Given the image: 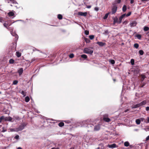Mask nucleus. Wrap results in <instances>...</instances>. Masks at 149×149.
Wrapping results in <instances>:
<instances>
[{
    "mask_svg": "<svg viewBox=\"0 0 149 149\" xmlns=\"http://www.w3.org/2000/svg\"><path fill=\"white\" fill-rule=\"evenodd\" d=\"M126 16V14H123L122 15H121L120 16H121V17L124 18V17H125Z\"/></svg>",
    "mask_w": 149,
    "mask_h": 149,
    "instance_id": "46",
    "label": "nucleus"
},
{
    "mask_svg": "<svg viewBox=\"0 0 149 149\" xmlns=\"http://www.w3.org/2000/svg\"><path fill=\"white\" fill-rule=\"evenodd\" d=\"M91 6H87V8H91Z\"/></svg>",
    "mask_w": 149,
    "mask_h": 149,
    "instance_id": "56",
    "label": "nucleus"
},
{
    "mask_svg": "<svg viewBox=\"0 0 149 149\" xmlns=\"http://www.w3.org/2000/svg\"><path fill=\"white\" fill-rule=\"evenodd\" d=\"M146 100H144L139 104L140 106L144 105L146 104Z\"/></svg>",
    "mask_w": 149,
    "mask_h": 149,
    "instance_id": "13",
    "label": "nucleus"
},
{
    "mask_svg": "<svg viewBox=\"0 0 149 149\" xmlns=\"http://www.w3.org/2000/svg\"><path fill=\"white\" fill-rule=\"evenodd\" d=\"M2 132H5L6 131H7L6 130V129H5L4 127H2Z\"/></svg>",
    "mask_w": 149,
    "mask_h": 149,
    "instance_id": "41",
    "label": "nucleus"
},
{
    "mask_svg": "<svg viewBox=\"0 0 149 149\" xmlns=\"http://www.w3.org/2000/svg\"><path fill=\"white\" fill-rule=\"evenodd\" d=\"M145 76H143L142 77V78L143 79H143H144L145 78Z\"/></svg>",
    "mask_w": 149,
    "mask_h": 149,
    "instance_id": "57",
    "label": "nucleus"
},
{
    "mask_svg": "<svg viewBox=\"0 0 149 149\" xmlns=\"http://www.w3.org/2000/svg\"><path fill=\"white\" fill-rule=\"evenodd\" d=\"M84 53L91 55L93 53V51L88 48H86L84 49Z\"/></svg>",
    "mask_w": 149,
    "mask_h": 149,
    "instance_id": "3",
    "label": "nucleus"
},
{
    "mask_svg": "<svg viewBox=\"0 0 149 149\" xmlns=\"http://www.w3.org/2000/svg\"><path fill=\"white\" fill-rule=\"evenodd\" d=\"M95 149H100V148L99 147H98L97 148Z\"/></svg>",
    "mask_w": 149,
    "mask_h": 149,
    "instance_id": "63",
    "label": "nucleus"
},
{
    "mask_svg": "<svg viewBox=\"0 0 149 149\" xmlns=\"http://www.w3.org/2000/svg\"><path fill=\"white\" fill-rule=\"evenodd\" d=\"M0 22H2V19H1L0 20Z\"/></svg>",
    "mask_w": 149,
    "mask_h": 149,
    "instance_id": "62",
    "label": "nucleus"
},
{
    "mask_svg": "<svg viewBox=\"0 0 149 149\" xmlns=\"http://www.w3.org/2000/svg\"><path fill=\"white\" fill-rule=\"evenodd\" d=\"M3 119V116H2L0 118V122H1L2 121V120Z\"/></svg>",
    "mask_w": 149,
    "mask_h": 149,
    "instance_id": "44",
    "label": "nucleus"
},
{
    "mask_svg": "<svg viewBox=\"0 0 149 149\" xmlns=\"http://www.w3.org/2000/svg\"><path fill=\"white\" fill-rule=\"evenodd\" d=\"M8 15L9 17L13 16H14V13L13 12H10L8 13Z\"/></svg>",
    "mask_w": 149,
    "mask_h": 149,
    "instance_id": "15",
    "label": "nucleus"
},
{
    "mask_svg": "<svg viewBox=\"0 0 149 149\" xmlns=\"http://www.w3.org/2000/svg\"><path fill=\"white\" fill-rule=\"evenodd\" d=\"M64 125V123L63 122H60L58 124V125L60 127H62Z\"/></svg>",
    "mask_w": 149,
    "mask_h": 149,
    "instance_id": "25",
    "label": "nucleus"
},
{
    "mask_svg": "<svg viewBox=\"0 0 149 149\" xmlns=\"http://www.w3.org/2000/svg\"><path fill=\"white\" fill-rule=\"evenodd\" d=\"M131 63L132 65H133L134 64V60L133 59H132L131 60Z\"/></svg>",
    "mask_w": 149,
    "mask_h": 149,
    "instance_id": "39",
    "label": "nucleus"
},
{
    "mask_svg": "<svg viewBox=\"0 0 149 149\" xmlns=\"http://www.w3.org/2000/svg\"><path fill=\"white\" fill-rule=\"evenodd\" d=\"M11 35L15 37L16 40H17L18 38V36L15 33L13 32H11Z\"/></svg>",
    "mask_w": 149,
    "mask_h": 149,
    "instance_id": "9",
    "label": "nucleus"
},
{
    "mask_svg": "<svg viewBox=\"0 0 149 149\" xmlns=\"http://www.w3.org/2000/svg\"><path fill=\"white\" fill-rule=\"evenodd\" d=\"M103 120L106 122H109L111 121V119L105 117H104L103 118Z\"/></svg>",
    "mask_w": 149,
    "mask_h": 149,
    "instance_id": "10",
    "label": "nucleus"
},
{
    "mask_svg": "<svg viewBox=\"0 0 149 149\" xmlns=\"http://www.w3.org/2000/svg\"><path fill=\"white\" fill-rule=\"evenodd\" d=\"M30 99L29 97H26L25 98V101L26 102H27L29 101Z\"/></svg>",
    "mask_w": 149,
    "mask_h": 149,
    "instance_id": "20",
    "label": "nucleus"
},
{
    "mask_svg": "<svg viewBox=\"0 0 149 149\" xmlns=\"http://www.w3.org/2000/svg\"><path fill=\"white\" fill-rule=\"evenodd\" d=\"M21 93L24 96H25L26 95V93L24 91H22Z\"/></svg>",
    "mask_w": 149,
    "mask_h": 149,
    "instance_id": "33",
    "label": "nucleus"
},
{
    "mask_svg": "<svg viewBox=\"0 0 149 149\" xmlns=\"http://www.w3.org/2000/svg\"><path fill=\"white\" fill-rule=\"evenodd\" d=\"M5 1L6 2L8 3H9L10 2H11L13 3H17V2L14 0H5Z\"/></svg>",
    "mask_w": 149,
    "mask_h": 149,
    "instance_id": "8",
    "label": "nucleus"
},
{
    "mask_svg": "<svg viewBox=\"0 0 149 149\" xmlns=\"http://www.w3.org/2000/svg\"><path fill=\"white\" fill-rule=\"evenodd\" d=\"M16 54L17 56L18 57H19L21 56V53L19 52H16Z\"/></svg>",
    "mask_w": 149,
    "mask_h": 149,
    "instance_id": "23",
    "label": "nucleus"
},
{
    "mask_svg": "<svg viewBox=\"0 0 149 149\" xmlns=\"http://www.w3.org/2000/svg\"><path fill=\"white\" fill-rule=\"evenodd\" d=\"M130 0V3L131 4H132L134 3V0Z\"/></svg>",
    "mask_w": 149,
    "mask_h": 149,
    "instance_id": "51",
    "label": "nucleus"
},
{
    "mask_svg": "<svg viewBox=\"0 0 149 149\" xmlns=\"http://www.w3.org/2000/svg\"><path fill=\"white\" fill-rule=\"evenodd\" d=\"M113 24H115L116 23L118 22V19L116 17L113 19Z\"/></svg>",
    "mask_w": 149,
    "mask_h": 149,
    "instance_id": "14",
    "label": "nucleus"
},
{
    "mask_svg": "<svg viewBox=\"0 0 149 149\" xmlns=\"http://www.w3.org/2000/svg\"><path fill=\"white\" fill-rule=\"evenodd\" d=\"M138 130H139V129H134V131H135L137 132V131H138Z\"/></svg>",
    "mask_w": 149,
    "mask_h": 149,
    "instance_id": "55",
    "label": "nucleus"
},
{
    "mask_svg": "<svg viewBox=\"0 0 149 149\" xmlns=\"http://www.w3.org/2000/svg\"><path fill=\"white\" fill-rule=\"evenodd\" d=\"M145 85V84H143V85L141 86V87H143V86H144V85Z\"/></svg>",
    "mask_w": 149,
    "mask_h": 149,
    "instance_id": "60",
    "label": "nucleus"
},
{
    "mask_svg": "<svg viewBox=\"0 0 149 149\" xmlns=\"http://www.w3.org/2000/svg\"><path fill=\"white\" fill-rule=\"evenodd\" d=\"M83 123L84 124H88L87 127L90 128L91 130L93 129V131H96L100 130L101 127L100 124H97L95 126L91 124V120L90 119H88L86 121H84Z\"/></svg>",
    "mask_w": 149,
    "mask_h": 149,
    "instance_id": "1",
    "label": "nucleus"
},
{
    "mask_svg": "<svg viewBox=\"0 0 149 149\" xmlns=\"http://www.w3.org/2000/svg\"><path fill=\"white\" fill-rule=\"evenodd\" d=\"M10 131L11 132H13V131H16L18 132L17 131V128L16 129H13V128H11L10 129Z\"/></svg>",
    "mask_w": 149,
    "mask_h": 149,
    "instance_id": "27",
    "label": "nucleus"
},
{
    "mask_svg": "<svg viewBox=\"0 0 149 149\" xmlns=\"http://www.w3.org/2000/svg\"><path fill=\"white\" fill-rule=\"evenodd\" d=\"M3 25L4 26H5V27H7V26L8 25V24H7L6 23H4V24H3Z\"/></svg>",
    "mask_w": 149,
    "mask_h": 149,
    "instance_id": "47",
    "label": "nucleus"
},
{
    "mask_svg": "<svg viewBox=\"0 0 149 149\" xmlns=\"http://www.w3.org/2000/svg\"><path fill=\"white\" fill-rule=\"evenodd\" d=\"M23 72V69L22 68H20L18 70V73H19V75H21Z\"/></svg>",
    "mask_w": 149,
    "mask_h": 149,
    "instance_id": "11",
    "label": "nucleus"
},
{
    "mask_svg": "<svg viewBox=\"0 0 149 149\" xmlns=\"http://www.w3.org/2000/svg\"><path fill=\"white\" fill-rule=\"evenodd\" d=\"M14 62V60L13 59H11L9 60V63L10 64H13Z\"/></svg>",
    "mask_w": 149,
    "mask_h": 149,
    "instance_id": "21",
    "label": "nucleus"
},
{
    "mask_svg": "<svg viewBox=\"0 0 149 149\" xmlns=\"http://www.w3.org/2000/svg\"><path fill=\"white\" fill-rule=\"evenodd\" d=\"M94 9L95 11H97L99 10V8L98 7H95Z\"/></svg>",
    "mask_w": 149,
    "mask_h": 149,
    "instance_id": "48",
    "label": "nucleus"
},
{
    "mask_svg": "<svg viewBox=\"0 0 149 149\" xmlns=\"http://www.w3.org/2000/svg\"><path fill=\"white\" fill-rule=\"evenodd\" d=\"M149 29V28L146 26H145L143 28V30L145 31H148Z\"/></svg>",
    "mask_w": 149,
    "mask_h": 149,
    "instance_id": "19",
    "label": "nucleus"
},
{
    "mask_svg": "<svg viewBox=\"0 0 149 149\" xmlns=\"http://www.w3.org/2000/svg\"><path fill=\"white\" fill-rule=\"evenodd\" d=\"M147 122L149 123V118L148 117L147 118Z\"/></svg>",
    "mask_w": 149,
    "mask_h": 149,
    "instance_id": "58",
    "label": "nucleus"
},
{
    "mask_svg": "<svg viewBox=\"0 0 149 149\" xmlns=\"http://www.w3.org/2000/svg\"><path fill=\"white\" fill-rule=\"evenodd\" d=\"M109 62H110V63L112 64H113L115 63V61L114 60H112V59H111V60H110V61H109Z\"/></svg>",
    "mask_w": 149,
    "mask_h": 149,
    "instance_id": "32",
    "label": "nucleus"
},
{
    "mask_svg": "<svg viewBox=\"0 0 149 149\" xmlns=\"http://www.w3.org/2000/svg\"><path fill=\"white\" fill-rule=\"evenodd\" d=\"M97 44L100 46H103L105 45V43H104L102 42H98Z\"/></svg>",
    "mask_w": 149,
    "mask_h": 149,
    "instance_id": "12",
    "label": "nucleus"
},
{
    "mask_svg": "<svg viewBox=\"0 0 149 149\" xmlns=\"http://www.w3.org/2000/svg\"><path fill=\"white\" fill-rule=\"evenodd\" d=\"M141 1L143 2H145L146 1H149V0H141Z\"/></svg>",
    "mask_w": 149,
    "mask_h": 149,
    "instance_id": "49",
    "label": "nucleus"
},
{
    "mask_svg": "<svg viewBox=\"0 0 149 149\" xmlns=\"http://www.w3.org/2000/svg\"><path fill=\"white\" fill-rule=\"evenodd\" d=\"M94 37V36L93 35H90L89 36V38L91 40L93 39Z\"/></svg>",
    "mask_w": 149,
    "mask_h": 149,
    "instance_id": "35",
    "label": "nucleus"
},
{
    "mask_svg": "<svg viewBox=\"0 0 149 149\" xmlns=\"http://www.w3.org/2000/svg\"><path fill=\"white\" fill-rule=\"evenodd\" d=\"M87 12H84L83 13L81 12H79L78 13V15H81V16H86L87 15Z\"/></svg>",
    "mask_w": 149,
    "mask_h": 149,
    "instance_id": "6",
    "label": "nucleus"
},
{
    "mask_svg": "<svg viewBox=\"0 0 149 149\" xmlns=\"http://www.w3.org/2000/svg\"><path fill=\"white\" fill-rule=\"evenodd\" d=\"M18 82V81L17 80H14L13 81V84L14 85L17 84Z\"/></svg>",
    "mask_w": 149,
    "mask_h": 149,
    "instance_id": "37",
    "label": "nucleus"
},
{
    "mask_svg": "<svg viewBox=\"0 0 149 149\" xmlns=\"http://www.w3.org/2000/svg\"><path fill=\"white\" fill-rule=\"evenodd\" d=\"M137 24V22L135 21L132 22L130 23V25L131 27H134Z\"/></svg>",
    "mask_w": 149,
    "mask_h": 149,
    "instance_id": "5",
    "label": "nucleus"
},
{
    "mask_svg": "<svg viewBox=\"0 0 149 149\" xmlns=\"http://www.w3.org/2000/svg\"><path fill=\"white\" fill-rule=\"evenodd\" d=\"M134 47L136 49L138 48L139 47V45L137 43H135L134 45Z\"/></svg>",
    "mask_w": 149,
    "mask_h": 149,
    "instance_id": "29",
    "label": "nucleus"
},
{
    "mask_svg": "<svg viewBox=\"0 0 149 149\" xmlns=\"http://www.w3.org/2000/svg\"><path fill=\"white\" fill-rule=\"evenodd\" d=\"M121 0H115V3H119L121 2Z\"/></svg>",
    "mask_w": 149,
    "mask_h": 149,
    "instance_id": "34",
    "label": "nucleus"
},
{
    "mask_svg": "<svg viewBox=\"0 0 149 149\" xmlns=\"http://www.w3.org/2000/svg\"><path fill=\"white\" fill-rule=\"evenodd\" d=\"M139 53L140 55H142L143 54L144 52L142 50H140L139 51Z\"/></svg>",
    "mask_w": 149,
    "mask_h": 149,
    "instance_id": "28",
    "label": "nucleus"
},
{
    "mask_svg": "<svg viewBox=\"0 0 149 149\" xmlns=\"http://www.w3.org/2000/svg\"><path fill=\"white\" fill-rule=\"evenodd\" d=\"M146 110L147 111H148L149 110V107H146Z\"/></svg>",
    "mask_w": 149,
    "mask_h": 149,
    "instance_id": "50",
    "label": "nucleus"
},
{
    "mask_svg": "<svg viewBox=\"0 0 149 149\" xmlns=\"http://www.w3.org/2000/svg\"><path fill=\"white\" fill-rule=\"evenodd\" d=\"M109 13H106L105 15L103 17V19H107V18L108 17V15H109Z\"/></svg>",
    "mask_w": 149,
    "mask_h": 149,
    "instance_id": "30",
    "label": "nucleus"
},
{
    "mask_svg": "<svg viewBox=\"0 0 149 149\" xmlns=\"http://www.w3.org/2000/svg\"><path fill=\"white\" fill-rule=\"evenodd\" d=\"M12 118L10 117H8L7 120L9 121H11L12 120Z\"/></svg>",
    "mask_w": 149,
    "mask_h": 149,
    "instance_id": "38",
    "label": "nucleus"
},
{
    "mask_svg": "<svg viewBox=\"0 0 149 149\" xmlns=\"http://www.w3.org/2000/svg\"><path fill=\"white\" fill-rule=\"evenodd\" d=\"M107 32H108V31H105V32H106V33H107Z\"/></svg>",
    "mask_w": 149,
    "mask_h": 149,
    "instance_id": "64",
    "label": "nucleus"
},
{
    "mask_svg": "<svg viewBox=\"0 0 149 149\" xmlns=\"http://www.w3.org/2000/svg\"><path fill=\"white\" fill-rule=\"evenodd\" d=\"M85 33L86 35H88L89 33V31H88L86 30L85 31Z\"/></svg>",
    "mask_w": 149,
    "mask_h": 149,
    "instance_id": "42",
    "label": "nucleus"
},
{
    "mask_svg": "<svg viewBox=\"0 0 149 149\" xmlns=\"http://www.w3.org/2000/svg\"><path fill=\"white\" fill-rule=\"evenodd\" d=\"M51 149H59V148L58 147H57V148L53 147V148H52Z\"/></svg>",
    "mask_w": 149,
    "mask_h": 149,
    "instance_id": "54",
    "label": "nucleus"
},
{
    "mask_svg": "<svg viewBox=\"0 0 149 149\" xmlns=\"http://www.w3.org/2000/svg\"><path fill=\"white\" fill-rule=\"evenodd\" d=\"M81 57L84 59H86L87 58V56L85 54H82L81 55Z\"/></svg>",
    "mask_w": 149,
    "mask_h": 149,
    "instance_id": "22",
    "label": "nucleus"
},
{
    "mask_svg": "<svg viewBox=\"0 0 149 149\" xmlns=\"http://www.w3.org/2000/svg\"><path fill=\"white\" fill-rule=\"evenodd\" d=\"M107 146L109 148H115L117 147L116 144L115 143H113L111 145L108 144Z\"/></svg>",
    "mask_w": 149,
    "mask_h": 149,
    "instance_id": "7",
    "label": "nucleus"
},
{
    "mask_svg": "<svg viewBox=\"0 0 149 149\" xmlns=\"http://www.w3.org/2000/svg\"><path fill=\"white\" fill-rule=\"evenodd\" d=\"M136 37L139 40H140L141 39V35L140 34H137L136 36Z\"/></svg>",
    "mask_w": 149,
    "mask_h": 149,
    "instance_id": "26",
    "label": "nucleus"
},
{
    "mask_svg": "<svg viewBox=\"0 0 149 149\" xmlns=\"http://www.w3.org/2000/svg\"><path fill=\"white\" fill-rule=\"evenodd\" d=\"M26 124L25 123H23L21 124L17 128V131L18 132L22 130L26 126Z\"/></svg>",
    "mask_w": 149,
    "mask_h": 149,
    "instance_id": "2",
    "label": "nucleus"
},
{
    "mask_svg": "<svg viewBox=\"0 0 149 149\" xmlns=\"http://www.w3.org/2000/svg\"><path fill=\"white\" fill-rule=\"evenodd\" d=\"M127 10V6L126 5H124L122 8V10L123 12H125Z\"/></svg>",
    "mask_w": 149,
    "mask_h": 149,
    "instance_id": "17",
    "label": "nucleus"
},
{
    "mask_svg": "<svg viewBox=\"0 0 149 149\" xmlns=\"http://www.w3.org/2000/svg\"><path fill=\"white\" fill-rule=\"evenodd\" d=\"M149 139V135L146 138V140L148 141Z\"/></svg>",
    "mask_w": 149,
    "mask_h": 149,
    "instance_id": "52",
    "label": "nucleus"
},
{
    "mask_svg": "<svg viewBox=\"0 0 149 149\" xmlns=\"http://www.w3.org/2000/svg\"><path fill=\"white\" fill-rule=\"evenodd\" d=\"M130 143L128 141H126L124 143V145L126 147H128L129 146Z\"/></svg>",
    "mask_w": 149,
    "mask_h": 149,
    "instance_id": "18",
    "label": "nucleus"
},
{
    "mask_svg": "<svg viewBox=\"0 0 149 149\" xmlns=\"http://www.w3.org/2000/svg\"><path fill=\"white\" fill-rule=\"evenodd\" d=\"M130 110L129 109H126L125 110L124 112H127L128 111H129Z\"/></svg>",
    "mask_w": 149,
    "mask_h": 149,
    "instance_id": "53",
    "label": "nucleus"
},
{
    "mask_svg": "<svg viewBox=\"0 0 149 149\" xmlns=\"http://www.w3.org/2000/svg\"><path fill=\"white\" fill-rule=\"evenodd\" d=\"M70 149H74V148L73 147H72Z\"/></svg>",
    "mask_w": 149,
    "mask_h": 149,
    "instance_id": "61",
    "label": "nucleus"
},
{
    "mask_svg": "<svg viewBox=\"0 0 149 149\" xmlns=\"http://www.w3.org/2000/svg\"><path fill=\"white\" fill-rule=\"evenodd\" d=\"M15 139H19V136L18 135H16L15 137Z\"/></svg>",
    "mask_w": 149,
    "mask_h": 149,
    "instance_id": "45",
    "label": "nucleus"
},
{
    "mask_svg": "<svg viewBox=\"0 0 149 149\" xmlns=\"http://www.w3.org/2000/svg\"><path fill=\"white\" fill-rule=\"evenodd\" d=\"M58 18L59 19H62V15L60 14H58Z\"/></svg>",
    "mask_w": 149,
    "mask_h": 149,
    "instance_id": "31",
    "label": "nucleus"
},
{
    "mask_svg": "<svg viewBox=\"0 0 149 149\" xmlns=\"http://www.w3.org/2000/svg\"><path fill=\"white\" fill-rule=\"evenodd\" d=\"M74 55L73 54H71L69 55V57L70 58H73L74 57Z\"/></svg>",
    "mask_w": 149,
    "mask_h": 149,
    "instance_id": "40",
    "label": "nucleus"
},
{
    "mask_svg": "<svg viewBox=\"0 0 149 149\" xmlns=\"http://www.w3.org/2000/svg\"><path fill=\"white\" fill-rule=\"evenodd\" d=\"M131 12H129L127 15L126 14V16L127 17L130 15L131 14Z\"/></svg>",
    "mask_w": 149,
    "mask_h": 149,
    "instance_id": "43",
    "label": "nucleus"
},
{
    "mask_svg": "<svg viewBox=\"0 0 149 149\" xmlns=\"http://www.w3.org/2000/svg\"><path fill=\"white\" fill-rule=\"evenodd\" d=\"M117 7L116 6L114 5L113 6L111 10L112 14H114L117 11Z\"/></svg>",
    "mask_w": 149,
    "mask_h": 149,
    "instance_id": "4",
    "label": "nucleus"
},
{
    "mask_svg": "<svg viewBox=\"0 0 149 149\" xmlns=\"http://www.w3.org/2000/svg\"><path fill=\"white\" fill-rule=\"evenodd\" d=\"M17 149H22V148L20 147H18Z\"/></svg>",
    "mask_w": 149,
    "mask_h": 149,
    "instance_id": "59",
    "label": "nucleus"
},
{
    "mask_svg": "<svg viewBox=\"0 0 149 149\" xmlns=\"http://www.w3.org/2000/svg\"><path fill=\"white\" fill-rule=\"evenodd\" d=\"M140 107V106L139 104H137L134 105L132 107V109L136 108H138V107Z\"/></svg>",
    "mask_w": 149,
    "mask_h": 149,
    "instance_id": "16",
    "label": "nucleus"
},
{
    "mask_svg": "<svg viewBox=\"0 0 149 149\" xmlns=\"http://www.w3.org/2000/svg\"><path fill=\"white\" fill-rule=\"evenodd\" d=\"M140 122L141 121L139 119H137L136 120V123L137 124L139 125L140 124Z\"/></svg>",
    "mask_w": 149,
    "mask_h": 149,
    "instance_id": "24",
    "label": "nucleus"
},
{
    "mask_svg": "<svg viewBox=\"0 0 149 149\" xmlns=\"http://www.w3.org/2000/svg\"><path fill=\"white\" fill-rule=\"evenodd\" d=\"M123 18H121V16H120L119 19V21L118 22L119 24H120L121 23L122 20Z\"/></svg>",
    "mask_w": 149,
    "mask_h": 149,
    "instance_id": "36",
    "label": "nucleus"
}]
</instances>
